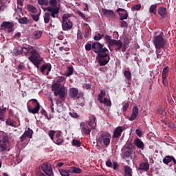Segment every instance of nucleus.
Wrapping results in <instances>:
<instances>
[{
    "label": "nucleus",
    "mask_w": 176,
    "mask_h": 176,
    "mask_svg": "<svg viewBox=\"0 0 176 176\" xmlns=\"http://www.w3.org/2000/svg\"><path fill=\"white\" fill-rule=\"evenodd\" d=\"M25 56H27V53H30L31 56L28 57V60L35 65L36 68H39V64H41V61H43V59L41 57L39 52L34 48V47L28 45V47H23Z\"/></svg>",
    "instance_id": "1"
},
{
    "label": "nucleus",
    "mask_w": 176,
    "mask_h": 176,
    "mask_svg": "<svg viewBox=\"0 0 176 176\" xmlns=\"http://www.w3.org/2000/svg\"><path fill=\"white\" fill-rule=\"evenodd\" d=\"M134 145L131 143L126 144L122 148L123 159H133L134 152Z\"/></svg>",
    "instance_id": "2"
},
{
    "label": "nucleus",
    "mask_w": 176,
    "mask_h": 176,
    "mask_svg": "<svg viewBox=\"0 0 176 176\" xmlns=\"http://www.w3.org/2000/svg\"><path fill=\"white\" fill-rule=\"evenodd\" d=\"M48 3L50 6L47 7L46 10L51 13V17L56 19L60 12V8L57 7V0H50Z\"/></svg>",
    "instance_id": "3"
},
{
    "label": "nucleus",
    "mask_w": 176,
    "mask_h": 176,
    "mask_svg": "<svg viewBox=\"0 0 176 176\" xmlns=\"http://www.w3.org/2000/svg\"><path fill=\"white\" fill-rule=\"evenodd\" d=\"M71 14H65L62 17V28L63 31H69L74 27V24L71 21Z\"/></svg>",
    "instance_id": "4"
},
{
    "label": "nucleus",
    "mask_w": 176,
    "mask_h": 176,
    "mask_svg": "<svg viewBox=\"0 0 176 176\" xmlns=\"http://www.w3.org/2000/svg\"><path fill=\"white\" fill-rule=\"evenodd\" d=\"M153 43L155 45V47L157 50H160L161 49H164V46H166V40L162 36V35L155 36L153 38Z\"/></svg>",
    "instance_id": "5"
},
{
    "label": "nucleus",
    "mask_w": 176,
    "mask_h": 176,
    "mask_svg": "<svg viewBox=\"0 0 176 176\" xmlns=\"http://www.w3.org/2000/svg\"><path fill=\"white\" fill-rule=\"evenodd\" d=\"M111 136L109 133L104 132L100 134V136L98 138V142H102L104 146H109L111 144Z\"/></svg>",
    "instance_id": "6"
},
{
    "label": "nucleus",
    "mask_w": 176,
    "mask_h": 176,
    "mask_svg": "<svg viewBox=\"0 0 176 176\" xmlns=\"http://www.w3.org/2000/svg\"><path fill=\"white\" fill-rule=\"evenodd\" d=\"M103 46L104 45L100 43L96 42L92 44V49L95 53H98L99 57H108V54L101 53V48L103 47Z\"/></svg>",
    "instance_id": "7"
},
{
    "label": "nucleus",
    "mask_w": 176,
    "mask_h": 176,
    "mask_svg": "<svg viewBox=\"0 0 176 176\" xmlns=\"http://www.w3.org/2000/svg\"><path fill=\"white\" fill-rule=\"evenodd\" d=\"M8 141L9 138L6 135L0 137V152H5L8 149Z\"/></svg>",
    "instance_id": "8"
},
{
    "label": "nucleus",
    "mask_w": 176,
    "mask_h": 176,
    "mask_svg": "<svg viewBox=\"0 0 176 176\" xmlns=\"http://www.w3.org/2000/svg\"><path fill=\"white\" fill-rule=\"evenodd\" d=\"M41 169L43 170L44 174L47 176H54L53 173V168L52 166L47 163H45L42 165Z\"/></svg>",
    "instance_id": "9"
},
{
    "label": "nucleus",
    "mask_w": 176,
    "mask_h": 176,
    "mask_svg": "<svg viewBox=\"0 0 176 176\" xmlns=\"http://www.w3.org/2000/svg\"><path fill=\"white\" fill-rule=\"evenodd\" d=\"M67 88L64 86H61L60 89L57 91L54 92L55 97H57L58 96V98L60 100H63V98H65V96H67Z\"/></svg>",
    "instance_id": "10"
},
{
    "label": "nucleus",
    "mask_w": 176,
    "mask_h": 176,
    "mask_svg": "<svg viewBox=\"0 0 176 176\" xmlns=\"http://www.w3.org/2000/svg\"><path fill=\"white\" fill-rule=\"evenodd\" d=\"M32 134H34V131L32 129L28 128V130L25 131L23 134L20 137V141L21 142H23V141H25L26 138H32Z\"/></svg>",
    "instance_id": "11"
},
{
    "label": "nucleus",
    "mask_w": 176,
    "mask_h": 176,
    "mask_svg": "<svg viewBox=\"0 0 176 176\" xmlns=\"http://www.w3.org/2000/svg\"><path fill=\"white\" fill-rule=\"evenodd\" d=\"M126 130L124 126H118L115 129L113 133V138H119L122 135V133Z\"/></svg>",
    "instance_id": "12"
},
{
    "label": "nucleus",
    "mask_w": 176,
    "mask_h": 176,
    "mask_svg": "<svg viewBox=\"0 0 176 176\" xmlns=\"http://www.w3.org/2000/svg\"><path fill=\"white\" fill-rule=\"evenodd\" d=\"M52 71V65L47 63L41 66V72L43 75H49V72Z\"/></svg>",
    "instance_id": "13"
},
{
    "label": "nucleus",
    "mask_w": 176,
    "mask_h": 176,
    "mask_svg": "<svg viewBox=\"0 0 176 176\" xmlns=\"http://www.w3.org/2000/svg\"><path fill=\"white\" fill-rule=\"evenodd\" d=\"M1 27L2 28H5L6 30H8V32H12V31H13V27H14V24H13L11 22L4 21L2 23Z\"/></svg>",
    "instance_id": "14"
},
{
    "label": "nucleus",
    "mask_w": 176,
    "mask_h": 176,
    "mask_svg": "<svg viewBox=\"0 0 176 176\" xmlns=\"http://www.w3.org/2000/svg\"><path fill=\"white\" fill-rule=\"evenodd\" d=\"M96 116H90L89 117V120H88V125L91 128V130H94L96 129Z\"/></svg>",
    "instance_id": "15"
},
{
    "label": "nucleus",
    "mask_w": 176,
    "mask_h": 176,
    "mask_svg": "<svg viewBox=\"0 0 176 176\" xmlns=\"http://www.w3.org/2000/svg\"><path fill=\"white\" fill-rule=\"evenodd\" d=\"M162 162H163V163H164V164H168V163H171V162H173V164H176V160L174 157V156H173V155L166 156L163 159Z\"/></svg>",
    "instance_id": "16"
},
{
    "label": "nucleus",
    "mask_w": 176,
    "mask_h": 176,
    "mask_svg": "<svg viewBox=\"0 0 176 176\" xmlns=\"http://www.w3.org/2000/svg\"><path fill=\"white\" fill-rule=\"evenodd\" d=\"M102 13L104 16H106V17H109V19H111V17H115V12L113 10L102 9Z\"/></svg>",
    "instance_id": "17"
},
{
    "label": "nucleus",
    "mask_w": 176,
    "mask_h": 176,
    "mask_svg": "<svg viewBox=\"0 0 176 176\" xmlns=\"http://www.w3.org/2000/svg\"><path fill=\"white\" fill-rule=\"evenodd\" d=\"M41 109V104H38L36 105L34 108H30L28 107V111L30 113H33V115H35V113H38L39 112V110Z\"/></svg>",
    "instance_id": "18"
},
{
    "label": "nucleus",
    "mask_w": 176,
    "mask_h": 176,
    "mask_svg": "<svg viewBox=\"0 0 176 176\" xmlns=\"http://www.w3.org/2000/svg\"><path fill=\"white\" fill-rule=\"evenodd\" d=\"M139 170L141 171H148L149 170V163L142 162L139 165Z\"/></svg>",
    "instance_id": "19"
},
{
    "label": "nucleus",
    "mask_w": 176,
    "mask_h": 176,
    "mask_svg": "<svg viewBox=\"0 0 176 176\" xmlns=\"http://www.w3.org/2000/svg\"><path fill=\"white\" fill-rule=\"evenodd\" d=\"M138 116V107H134L132 111V115L129 118V120H135V118Z\"/></svg>",
    "instance_id": "20"
},
{
    "label": "nucleus",
    "mask_w": 176,
    "mask_h": 176,
    "mask_svg": "<svg viewBox=\"0 0 176 176\" xmlns=\"http://www.w3.org/2000/svg\"><path fill=\"white\" fill-rule=\"evenodd\" d=\"M105 89H102L100 93L98 95L97 100L100 103L102 104V100H104V97H105Z\"/></svg>",
    "instance_id": "21"
},
{
    "label": "nucleus",
    "mask_w": 176,
    "mask_h": 176,
    "mask_svg": "<svg viewBox=\"0 0 176 176\" xmlns=\"http://www.w3.org/2000/svg\"><path fill=\"white\" fill-rule=\"evenodd\" d=\"M134 144L137 148H139V149H144V142H142L140 138H136L134 141Z\"/></svg>",
    "instance_id": "22"
},
{
    "label": "nucleus",
    "mask_w": 176,
    "mask_h": 176,
    "mask_svg": "<svg viewBox=\"0 0 176 176\" xmlns=\"http://www.w3.org/2000/svg\"><path fill=\"white\" fill-rule=\"evenodd\" d=\"M107 63H109V58L105 59V57H100V58L98 60V64L100 67L107 65Z\"/></svg>",
    "instance_id": "23"
},
{
    "label": "nucleus",
    "mask_w": 176,
    "mask_h": 176,
    "mask_svg": "<svg viewBox=\"0 0 176 176\" xmlns=\"http://www.w3.org/2000/svg\"><path fill=\"white\" fill-rule=\"evenodd\" d=\"M69 172L70 173V174H80V173H82V170L79 168L72 166L69 169Z\"/></svg>",
    "instance_id": "24"
},
{
    "label": "nucleus",
    "mask_w": 176,
    "mask_h": 176,
    "mask_svg": "<svg viewBox=\"0 0 176 176\" xmlns=\"http://www.w3.org/2000/svg\"><path fill=\"white\" fill-rule=\"evenodd\" d=\"M78 96V89L71 88L69 89V96L71 98H75Z\"/></svg>",
    "instance_id": "25"
},
{
    "label": "nucleus",
    "mask_w": 176,
    "mask_h": 176,
    "mask_svg": "<svg viewBox=\"0 0 176 176\" xmlns=\"http://www.w3.org/2000/svg\"><path fill=\"white\" fill-rule=\"evenodd\" d=\"M125 175L124 176H133V169L129 166H124Z\"/></svg>",
    "instance_id": "26"
},
{
    "label": "nucleus",
    "mask_w": 176,
    "mask_h": 176,
    "mask_svg": "<svg viewBox=\"0 0 176 176\" xmlns=\"http://www.w3.org/2000/svg\"><path fill=\"white\" fill-rule=\"evenodd\" d=\"M33 38L34 39H40L42 37V31L41 30H35L33 32Z\"/></svg>",
    "instance_id": "27"
},
{
    "label": "nucleus",
    "mask_w": 176,
    "mask_h": 176,
    "mask_svg": "<svg viewBox=\"0 0 176 176\" xmlns=\"http://www.w3.org/2000/svg\"><path fill=\"white\" fill-rule=\"evenodd\" d=\"M158 14H160V16H161V17H166V16L167 15V10L164 8H160L158 10Z\"/></svg>",
    "instance_id": "28"
},
{
    "label": "nucleus",
    "mask_w": 176,
    "mask_h": 176,
    "mask_svg": "<svg viewBox=\"0 0 176 176\" xmlns=\"http://www.w3.org/2000/svg\"><path fill=\"white\" fill-rule=\"evenodd\" d=\"M24 50H27V48H21V49L15 48L14 50V54H15V56H20V54H23V53H25V51Z\"/></svg>",
    "instance_id": "29"
},
{
    "label": "nucleus",
    "mask_w": 176,
    "mask_h": 176,
    "mask_svg": "<svg viewBox=\"0 0 176 176\" xmlns=\"http://www.w3.org/2000/svg\"><path fill=\"white\" fill-rule=\"evenodd\" d=\"M60 89H61V84L57 83V82L52 84V91H54V94L55 91H57Z\"/></svg>",
    "instance_id": "30"
},
{
    "label": "nucleus",
    "mask_w": 176,
    "mask_h": 176,
    "mask_svg": "<svg viewBox=\"0 0 176 176\" xmlns=\"http://www.w3.org/2000/svg\"><path fill=\"white\" fill-rule=\"evenodd\" d=\"M168 71H170V67H168V66H166L163 69L162 78H167V76H168Z\"/></svg>",
    "instance_id": "31"
},
{
    "label": "nucleus",
    "mask_w": 176,
    "mask_h": 176,
    "mask_svg": "<svg viewBox=\"0 0 176 176\" xmlns=\"http://www.w3.org/2000/svg\"><path fill=\"white\" fill-rule=\"evenodd\" d=\"M6 124H7V126H10L11 127H14V126H16V122L12 120L10 118H8L6 121Z\"/></svg>",
    "instance_id": "32"
},
{
    "label": "nucleus",
    "mask_w": 176,
    "mask_h": 176,
    "mask_svg": "<svg viewBox=\"0 0 176 176\" xmlns=\"http://www.w3.org/2000/svg\"><path fill=\"white\" fill-rule=\"evenodd\" d=\"M50 16H52V12H46L44 15V23L47 24L50 21Z\"/></svg>",
    "instance_id": "33"
},
{
    "label": "nucleus",
    "mask_w": 176,
    "mask_h": 176,
    "mask_svg": "<svg viewBox=\"0 0 176 176\" xmlns=\"http://www.w3.org/2000/svg\"><path fill=\"white\" fill-rule=\"evenodd\" d=\"M157 9V5L154 4L151 5L149 8L150 13H153V14H156V10Z\"/></svg>",
    "instance_id": "34"
},
{
    "label": "nucleus",
    "mask_w": 176,
    "mask_h": 176,
    "mask_svg": "<svg viewBox=\"0 0 176 176\" xmlns=\"http://www.w3.org/2000/svg\"><path fill=\"white\" fill-rule=\"evenodd\" d=\"M74 74V67L72 66H69L67 67V71L65 74V76H71Z\"/></svg>",
    "instance_id": "35"
},
{
    "label": "nucleus",
    "mask_w": 176,
    "mask_h": 176,
    "mask_svg": "<svg viewBox=\"0 0 176 176\" xmlns=\"http://www.w3.org/2000/svg\"><path fill=\"white\" fill-rule=\"evenodd\" d=\"M117 47L115 49L116 52H118V50H120L122 49V47L123 46V43L120 40H118L117 43L116 45Z\"/></svg>",
    "instance_id": "36"
},
{
    "label": "nucleus",
    "mask_w": 176,
    "mask_h": 176,
    "mask_svg": "<svg viewBox=\"0 0 176 176\" xmlns=\"http://www.w3.org/2000/svg\"><path fill=\"white\" fill-rule=\"evenodd\" d=\"M28 10L30 12V13H36L38 12V10H36V8L32 5H28Z\"/></svg>",
    "instance_id": "37"
},
{
    "label": "nucleus",
    "mask_w": 176,
    "mask_h": 176,
    "mask_svg": "<svg viewBox=\"0 0 176 176\" xmlns=\"http://www.w3.org/2000/svg\"><path fill=\"white\" fill-rule=\"evenodd\" d=\"M6 112V108L3 107L0 109V120H3L5 119V113Z\"/></svg>",
    "instance_id": "38"
},
{
    "label": "nucleus",
    "mask_w": 176,
    "mask_h": 176,
    "mask_svg": "<svg viewBox=\"0 0 176 176\" xmlns=\"http://www.w3.org/2000/svg\"><path fill=\"white\" fill-rule=\"evenodd\" d=\"M59 173L61 176H69V170L60 169Z\"/></svg>",
    "instance_id": "39"
},
{
    "label": "nucleus",
    "mask_w": 176,
    "mask_h": 176,
    "mask_svg": "<svg viewBox=\"0 0 176 176\" xmlns=\"http://www.w3.org/2000/svg\"><path fill=\"white\" fill-rule=\"evenodd\" d=\"M118 14L120 17L121 21L127 20V18L129 17V14H127V12H124V13L119 12Z\"/></svg>",
    "instance_id": "40"
},
{
    "label": "nucleus",
    "mask_w": 176,
    "mask_h": 176,
    "mask_svg": "<svg viewBox=\"0 0 176 176\" xmlns=\"http://www.w3.org/2000/svg\"><path fill=\"white\" fill-rule=\"evenodd\" d=\"M124 76L126 80H131V72H130V71H125L124 72Z\"/></svg>",
    "instance_id": "41"
},
{
    "label": "nucleus",
    "mask_w": 176,
    "mask_h": 176,
    "mask_svg": "<svg viewBox=\"0 0 176 176\" xmlns=\"http://www.w3.org/2000/svg\"><path fill=\"white\" fill-rule=\"evenodd\" d=\"M131 42V36H126L124 40V46H129Z\"/></svg>",
    "instance_id": "42"
},
{
    "label": "nucleus",
    "mask_w": 176,
    "mask_h": 176,
    "mask_svg": "<svg viewBox=\"0 0 176 176\" xmlns=\"http://www.w3.org/2000/svg\"><path fill=\"white\" fill-rule=\"evenodd\" d=\"M38 5L49 6V1L47 0H38Z\"/></svg>",
    "instance_id": "43"
},
{
    "label": "nucleus",
    "mask_w": 176,
    "mask_h": 176,
    "mask_svg": "<svg viewBox=\"0 0 176 176\" xmlns=\"http://www.w3.org/2000/svg\"><path fill=\"white\" fill-rule=\"evenodd\" d=\"M102 38H104V34H101L100 33H98L94 36V39L95 41H100V39H102Z\"/></svg>",
    "instance_id": "44"
},
{
    "label": "nucleus",
    "mask_w": 176,
    "mask_h": 176,
    "mask_svg": "<svg viewBox=\"0 0 176 176\" xmlns=\"http://www.w3.org/2000/svg\"><path fill=\"white\" fill-rule=\"evenodd\" d=\"M52 141H54V142L56 144V145H61V144L64 142V140L61 138H54Z\"/></svg>",
    "instance_id": "45"
},
{
    "label": "nucleus",
    "mask_w": 176,
    "mask_h": 176,
    "mask_svg": "<svg viewBox=\"0 0 176 176\" xmlns=\"http://www.w3.org/2000/svg\"><path fill=\"white\" fill-rule=\"evenodd\" d=\"M102 101V104H104V105H107V107H111V105H112L111 100L107 98H104Z\"/></svg>",
    "instance_id": "46"
},
{
    "label": "nucleus",
    "mask_w": 176,
    "mask_h": 176,
    "mask_svg": "<svg viewBox=\"0 0 176 176\" xmlns=\"http://www.w3.org/2000/svg\"><path fill=\"white\" fill-rule=\"evenodd\" d=\"M72 145L73 146H77V148H79V146H80V142L79 140L74 139L72 140Z\"/></svg>",
    "instance_id": "47"
},
{
    "label": "nucleus",
    "mask_w": 176,
    "mask_h": 176,
    "mask_svg": "<svg viewBox=\"0 0 176 176\" xmlns=\"http://www.w3.org/2000/svg\"><path fill=\"white\" fill-rule=\"evenodd\" d=\"M18 21L20 24H27V23L28 22V19H27V17H23L20 18Z\"/></svg>",
    "instance_id": "48"
},
{
    "label": "nucleus",
    "mask_w": 176,
    "mask_h": 176,
    "mask_svg": "<svg viewBox=\"0 0 176 176\" xmlns=\"http://www.w3.org/2000/svg\"><path fill=\"white\" fill-rule=\"evenodd\" d=\"M78 16H80V17H81L84 21H89L88 16H85L83 12H78Z\"/></svg>",
    "instance_id": "49"
},
{
    "label": "nucleus",
    "mask_w": 176,
    "mask_h": 176,
    "mask_svg": "<svg viewBox=\"0 0 176 176\" xmlns=\"http://www.w3.org/2000/svg\"><path fill=\"white\" fill-rule=\"evenodd\" d=\"M81 130L84 133V134H85V135H89V134H90V133L91 132V130L86 129V127H82Z\"/></svg>",
    "instance_id": "50"
},
{
    "label": "nucleus",
    "mask_w": 176,
    "mask_h": 176,
    "mask_svg": "<svg viewBox=\"0 0 176 176\" xmlns=\"http://www.w3.org/2000/svg\"><path fill=\"white\" fill-rule=\"evenodd\" d=\"M49 137L52 140V141L54 140V135L56 134V132L53 130H50L48 132Z\"/></svg>",
    "instance_id": "51"
},
{
    "label": "nucleus",
    "mask_w": 176,
    "mask_h": 176,
    "mask_svg": "<svg viewBox=\"0 0 176 176\" xmlns=\"http://www.w3.org/2000/svg\"><path fill=\"white\" fill-rule=\"evenodd\" d=\"M122 105V109H123L124 112H126V111H127V109H129V102H123Z\"/></svg>",
    "instance_id": "52"
},
{
    "label": "nucleus",
    "mask_w": 176,
    "mask_h": 176,
    "mask_svg": "<svg viewBox=\"0 0 176 176\" xmlns=\"http://www.w3.org/2000/svg\"><path fill=\"white\" fill-rule=\"evenodd\" d=\"M132 10H141V4H135L132 7Z\"/></svg>",
    "instance_id": "53"
},
{
    "label": "nucleus",
    "mask_w": 176,
    "mask_h": 176,
    "mask_svg": "<svg viewBox=\"0 0 176 176\" xmlns=\"http://www.w3.org/2000/svg\"><path fill=\"white\" fill-rule=\"evenodd\" d=\"M118 43V40L111 39L109 41V46H116V43Z\"/></svg>",
    "instance_id": "54"
},
{
    "label": "nucleus",
    "mask_w": 176,
    "mask_h": 176,
    "mask_svg": "<svg viewBox=\"0 0 176 176\" xmlns=\"http://www.w3.org/2000/svg\"><path fill=\"white\" fill-rule=\"evenodd\" d=\"M32 18L34 21H39V14H32Z\"/></svg>",
    "instance_id": "55"
},
{
    "label": "nucleus",
    "mask_w": 176,
    "mask_h": 176,
    "mask_svg": "<svg viewBox=\"0 0 176 176\" xmlns=\"http://www.w3.org/2000/svg\"><path fill=\"white\" fill-rule=\"evenodd\" d=\"M64 80H65V78L64 77H59L57 80H56V83H63V82H64Z\"/></svg>",
    "instance_id": "56"
},
{
    "label": "nucleus",
    "mask_w": 176,
    "mask_h": 176,
    "mask_svg": "<svg viewBox=\"0 0 176 176\" xmlns=\"http://www.w3.org/2000/svg\"><path fill=\"white\" fill-rule=\"evenodd\" d=\"M162 83L164 86H168V80L167 78H162Z\"/></svg>",
    "instance_id": "57"
},
{
    "label": "nucleus",
    "mask_w": 176,
    "mask_h": 176,
    "mask_svg": "<svg viewBox=\"0 0 176 176\" xmlns=\"http://www.w3.org/2000/svg\"><path fill=\"white\" fill-rule=\"evenodd\" d=\"M70 116H72V118H74V119H76L77 118H79V116H78V113H75V112H72V113H69Z\"/></svg>",
    "instance_id": "58"
},
{
    "label": "nucleus",
    "mask_w": 176,
    "mask_h": 176,
    "mask_svg": "<svg viewBox=\"0 0 176 176\" xmlns=\"http://www.w3.org/2000/svg\"><path fill=\"white\" fill-rule=\"evenodd\" d=\"M157 57V58H160V56L163 54V52L160 51V50L156 49Z\"/></svg>",
    "instance_id": "59"
},
{
    "label": "nucleus",
    "mask_w": 176,
    "mask_h": 176,
    "mask_svg": "<svg viewBox=\"0 0 176 176\" xmlns=\"http://www.w3.org/2000/svg\"><path fill=\"white\" fill-rule=\"evenodd\" d=\"M91 47H93V45H91V44H86L85 45V50L90 51V50H91Z\"/></svg>",
    "instance_id": "60"
},
{
    "label": "nucleus",
    "mask_w": 176,
    "mask_h": 176,
    "mask_svg": "<svg viewBox=\"0 0 176 176\" xmlns=\"http://www.w3.org/2000/svg\"><path fill=\"white\" fill-rule=\"evenodd\" d=\"M135 133L137 134V135L138 137H142V131H141V130H140V129H136L135 130Z\"/></svg>",
    "instance_id": "61"
},
{
    "label": "nucleus",
    "mask_w": 176,
    "mask_h": 176,
    "mask_svg": "<svg viewBox=\"0 0 176 176\" xmlns=\"http://www.w3.org/2000/svg\"><path fill=\"white\" fill-rule=\"evenodd\" d=\"M19 69H21V71H25V66H24V65L23 64H20L18 66Z\"/></svg>",
    "instance_id": "62"
},
{
    "label": "nucleus",
    "mask_w": 176,
    "mask_h": 176,
    "mask_svg": "<svg viewBox=\"0 0 176 176\" xmlns=\"http://www.w3.org/2000/svg\"><path fill=\"white\" fill-rule=\"evenodd\" d=\"M106 166L107 167H112V162H111V160L106 161Z\"/></svg>",
    "instance_id": "63"
},
{
    "label": "nucleus",
    "mask_w": 176,
    "mask_h": 176,
    "mask_svg": "<svg viewBox=\"0 0 176 176\" xmlns=\"http://www.w3.org/2000/svg\"><path fill=\"white\" fill-rule=\"evenodd\" d=\"M127 25H128L127 22H126L125 21H122L121 22V27L126 28L127 27Z\"/></svg>",
    "instance_id": "64"
}]
</instances>
